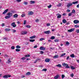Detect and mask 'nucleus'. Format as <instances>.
Segmentation results:
<instances>
[{
	"instance_id": "obj_1",
	"label": "nucleus",
	"mask_w": 79,
	"mask_h": 79,
	"mask_svg": "<svg viewBox=\"0 0 79 79\" xmlns=\"http://www.w3.org/2000/svg\"><path fill=\"white\" fill-rule=\"evenodd\" d=\"M11 26H12L13 27H16V24H15V23L13 22L11 24Z\"/></svg>"
},
{
	"instance_id": "obj_20",
	"label": "nucleus",
	"mask_w": 79,
	"mask_h": 79,
	"mask_svg": "<svg viewBox=\"0 0 79 79\" xmlns=\"http://www.w3.org/2000/svg\"><path fill=\"white\" fill-rule=\"evenodd\" d=\"M78 3V1H76L74 2H72V3L73 4H74V5H75V4H77Z\"/></svg>"
},
{
	"instance_id": "obj_48",
	"label": "nucleus",
	"mask_w": 79,
	"mask_h": 79,
	"mask_svg": "<svg viewBox=\"0 0 79 79\" xmlns=\"http://www.w3.org/2000/svg\"><path fill=\"white\" fill-rule=\"evenodd\" d=\"M8 63H11V61L10 60V59H9L8 60Z\"/></svg>"
},
{
	"instance_id": "obj_61",
	"label": "nucleus",
	"mask_w": 79,
	"mask_h": 79,
	"mask_svg": "<svg viewBox=\"0 0 79 79\" xmlns=\"http://www.w3.org/2000/svg\"><path fill=\"white\" fill-rule=\"evenodd\" d=\"M37 48V45H36L34 46V48Z\"/></svg>"
},
{
	"instance_id": "obj_4",
	"label": "nucleus",
	"mask_w": 79,
	"mask_h": 79,
	"mask_svg": "<svg viewBox=\"0 0 79 79\" xmlns=\"http://www.w3.org/2000/svg\"><path fill=\"white\" fill-rule=\"evenodd\" d=\"M44 33L46 34H50L51 33L50 32V31H44Z\"/></svg>"
},
{
	"instance_id": "obj_10",
	"label": "nucleus",
	"mask_w": 79,
	"mask_h": 79,
	"mask_svg": "<svg viewBox=\"0 0 79 79\" xmlns=\"http://www.w3.org/2000/svg\"><path fill=\"white\" fill-rule=\"evenodd\" d=\"M56 15L57 16V18H60L61 17V15H60V14H57Z\"/></svg>"
},
{
	"instance_id": "obj_42",
	"label": "nucleus",
	"mask_w": 79,
	"mask_h": 79,
	"mask_svg": "<svg viewBox=\"0 0 79 79\" xmlns=\"http://www.w3.org/2000/svg\"><path fill=\"white\" fill-rule=\"evenodd\" d=\"M11 49H12L13 50H14L15 49V46H12L11 47Z\"/></svg>"
},
{
	"instance_id": "obj_49",
	"label": "nucleus",
	"mask_w": 79,
	"mask_h": 79,
	"mask_svg": "<svg viewBox=\"0 0 79 79\" xmlns=\"http://www.w3.org/2000/svg\"><path fill=\"white\" fill-rule=\"evenodd\" d=\"M75 27L76 28L79 27V25H75Z\"/></svg>"
},
{
	"instance_id": "obj_19",
	"label": "nucleus",
	"mask_w": 79,
	"mask_h": 79,
	"mask_svg": "<svg viewBox=\"0 0 79 79\" xmlns=\"http://www.w3.org/2000/svg\"><path fill=\"white\" fill-rule=\"evenodd\" d=\"M58 58V55H56L54 56V58Z\"/></svg>"
},
{
	"instance_id": "obj_16",
	"label": "nucleus",
	"mask_w": 79,
	"mask_h": 79,
	"mask_svg": "<svg viewBox=\"0 0 79 79\" xmlns=\"http://www.w3.org/2000/svg\"><path fill=\"white\" fill-rule=\"evenodd\" d=\"M66 22H67V21H66V20L65 19H64L62 20V23H66Z\"/></svg>"
},
{
	"instance_id": "obj_21",
	"label": "nucleus",
	"mask_w": 79,
	"mask_h": 79,
	"mask_svg": "<svg viewBox=\"0 0 79 79\" xmlns=\"http://www.w3.org/2000/svg\"><path fill=\"white\" fill-rule=\"evenodd\" d=\"M31 4H34V3H35V2L34 1H30Z\"/></svg>"
},
{
	"instance_id": "obj_24",
	"label": "nucleus",
	"mask_w": 79,
	"mask_h": 79,
	"mask_svg": "<svg viewBox=\"0 0 79 79\" xmlns=\"http://www.w3.org/2000/svg\"><path fill=\"white\" fill-rule=\"evenodd\" d=\"M70 68L72 69H75V67H74L73 66H71Z\"/></svg>"
},
{
	"instance_id": "obj_45",
	"label": "nucleus",
	"mask_w": 79,
	"mask_h": 79,
	"mask_svg": "<svg viewBox=\"0 0 79 79\" xmlns=\"http://www.w3.org/2000/svg\"><path fill=\"white\" fill-rule=\"evenodd\" d=\"M21 60H25V59H26V58L25 57H22L21 58Z\"/></svg>"
},
{
	"instance_id": "obj_36",
	"label": "nucleus",
	"mask_w": 79,
	"mask_h": 79,
	"mask_svg": "<svg viewBox=\"0 0 79 79\" xmlns=\"http://www.w3.org/2000/svg\"><path fill=\"white\" fill-rule=\"evenodd\" d=\"M15 51H16V52H19V51H20V49H15Z\"/></svg>"
},
{
	"instance_id": "obj_7",
	"label": "nucleus",
	"mask_w": 79,
	"mask_h": 79,
	"mask_svg": "<svg viewBox=\"0 0 79 79\" xmlns=\"http://www.w3.org/2000/svg\"><path fill=\"white\" fill-rule=\"evenodd\" d=\"M72 5H73V4L72 3H69L67 5V7H70V6H72Z\"/></svg>"
},
{
	"instance_id": "obj_56",
	"label": "nucleus",
	"mask_w": 79,
	"mask_h": 79,
	"mask_svg": "<svg viewBox=\"0 0 79 79\" xmlns=\"http://www.w3.org/2000/svg\"><path fill=\"white\" fill-rule=\"evenodd\" d=\"M16 1H17L18 2H20L21 0H15Z\"/></svg>"
},
{
	"instance_id": "obj_29",
	"label": "nucleus",
	"mask_w": 79,
	"mask_h": 79,
	"mask_svg": "<svg viewBox=\"0 0 79 79\" xmlns=\"http://www.w3.org/2000/svg\"><path fill=\"white\" fill-rule=\"evenodd\" d=\"M25 56V57L27 58L28 57H30V55H26Z\"/></svg>"
},
{
	"instance_id": "obj_34",
	"label": "nucleus",
	"mask_w": 79,
	"mask_h": 79,
	"mask_svg": "<svg viewBox=\"0 0 79 79\" xmlns=\"http://www.w3.org/2000/svg\"><path fill=\"white\" fill-rule=\"evenodd\" d=\"M66 68H70V67L69 66V65H68V64H67V65H66Z\"/></svg>"
},
{
	"instance_id": "obj_57",
	"label": "nucleus",
	"mask_w": 79,
	"mask_h": 79,
	"mask_svg": "<svg viewBox=\"0 0 79 79\" xmlns=\"http://www.w3.org/2000/svg\"><path fill=\"white\" fill-rule=\"evenodd\" d=\"M25 16V14H22L21 15V17H24V16Z\"/></svg>"
},
{
	"instance_id": "obj_50",
	"label": "nucleus",
	"mask_w": 79,
	"mask_h": 79,
	"mask_svg": "<svg viewBox=\"0 0 79 79\" xmlns=\"http://www.w3.org/2000/svg\"><path fill=\"white\" fill-rule=\"evenodd\" d=\"M46 26H50V24L47 23L46 25Z\"/></svg>"
},
{
	"instance_id": "obj_38",
	"label": "nucleus",
	"mask_w": 79,
	"mask_h": 79,
	"mask_svg": "<svg viewBox=\"0 0 79 79\" xmlns=\"http://www.w3.org/2000/svg\"><path fill=\"white\" fill-rule=\"evenodd\" d=\"M10 18V17L9 16H6V17H5V18L6 19H8V18Z\"/></svg>"
},
{
	"instance_id": "obj_26",
	"label": "nucleus",
	"mask_w": 79,
	"mask_h": 79,
	"mask_svg": "<svg viewBox=\"0 0 79 79\" xmlns=\"http://www.w3.org/2000/svg\"><path fill=\"white\" fill-rule=\"evenodd\" d=\"M29 41L30 42H34L35 41V40H30Z\"/></svg>"
},
{
	"instance_id": "obj_14",
	"label": "nucleus",
	"mask_w": 79,
	"mask_h": 79,
	"mask_svg": "<svg viewBox=\"0 0 79 79\" xmlns=\"http://www.w3.org/2000/svg\"><path fill=\"white\" fill-rule=\"evenodd\" d=\"M74 31V29H71L69 30H68V32H73V31Z\"/></svg>"
},
{
	"instance_id": "obj_17",
	"label": "nucleus",
	"mask_w": 79,
	"mask_h": 79,
	"mask_svg": "<svg viewBox=\"0 0 79 79\" xmlns=\"http://www.w3.org/2000/svg\"><path fill=\"white\" fill-rule=\"evenodd\" d=\"M35 37H36V36L34 35V36H32L30 37V38L31 39H34L35 38Z\"/></svg>"
},
{
	"instance_id": "obj_63",
	"label": "nucleus",
	"mask_w": 79,
	"mask_h": 79,
	"mask_svg": "<svg viewBox=\"0 0 79 79\" xmlns=\"http://www.w3.org/2000/svg\"><path fill=\"white\" fill-rule=\"evenodd\" d=\"M69 56H68L67 57L66 59L67 60H69Z\"/></svg>"
},
{
	"instance_id": "obj_54",
	"label": "nucleus",
	"mask_w": 79,
	"mask_h": 79,
	"mask_svg": "<svg viewBox=\"0 0 79 79\" xmlns=\"http://www.w3.org/2000/svg\"><path fill=\"white\" fill-rule=\"evenodd\" d=\"M40 53L41 54H43L44 53V52L42 51H41L40 52Z\"/></svg>"
},
{
	"instance_id": "obj_55",
	"label": "nucleus",
	"mask_w": 79,
	"mask_h": 79,
	"mask_svg": "<svg viewBox=\"0 0 79 79\" xmlns=\"http://www.w3.org/2000/svg\"><path fill=\"white\" fill-rule=\"evenodd\" d=\"M72 15V13H70L69 14V16H71V15Z\"/></svg>"
},
{
	"instance_id": "obj_32",
	"label": "nucleus",
	"mask_w": 79,
	"mask_h": 79,
	"mask_svg": "<svg viewBox=\"0 0 79 79\" xmlns=\"http://www.w3.org/2000/svg\"><path fill=\"white\" fill-rule=\"evenodd\" d=\"M55 36H52L51 37V39L53 40L55 39Z\"/></svg>"
},
{
	"instance_id": "obj_11",
	"label": "nucleus",
	"mask_w": 79,
	"mask_h": 79,
	"mask_svg": "<svg viewBox=\"0 0 79 79\" xmlns=\"http://www.w3.org/2000/svg\"><path fill=\"white\" fill-rule=\"evenodd\" d=\"M40 50H45V48H44L43 47H41L40 48Z\"/></svg>"
},
{
	"instance_id": "obj_43",
	"label": "nucleus",
	"mask_w": 79,
	"mask_h": 79,
	"mask_svg": "<svg viewBox=\"0 0 79 79\" xmlns=\"http://www.w3.org/2000/svg\"><path fill=\"white\" fill-rule=\"evenodd\" d=\"M62 77V79H63V78H64V77H65V76H64V75H62L61 76Z\"/></svg>"
},
{
	"instance_id": "obj_47",
	"label": "nucleus",
	"mask_w": 79,
	"mask_h": 79,
	"mask_svg": "<svg viewBox=\"0 0 79 79\" xmlns=\"http://www.w3.org/2000/svg\"><path fill=\"white\" fill-rule=\"evenodd\" d=\"M70 76L73 77L74 76V74L72 73V74H71Z\"/></svg>"
},
{
	"instance_id": "obj_40",
	"label": "nucleus",
	"mask_w": 79,
	"mask_h": 79,
	"mask_svg": "<svg viewBox=\"0 0 79 79\" xmlns=\"http://www.w3.org/2000/svg\"><path fill=\"white\" fill-rule=\"evenodd\" d=\"M47 69H42V71H47Z\"/></svg>"
},
{
	"instance_id": "obj_5",
	"label": "nucleus",
	"mask_w": 79,
	"mask_h": 79,
	"mask_svg": "<svg viewBox=\"0 0 79 79\" xmlns=\"http://www.w3.org/2000/svg\"><path fill=\"white\" fill-rule=\"evenodd\" d=\"M34 14V13H33L32 11H28V15H33Z\"/></svg>"
},
{
	"instance_id": "obj_13",
	"label": "nucleus",
	"mask_w": 79,
	"mask_h": 79,
	"mask_svg": "<svg viewBox=\"0 0 79 79\" xmlns=\"http://www.w3.org/2000/svg\"><path fill=\"white\" fill-rule=\"evenodd\" d=\"M18 15L16 14L13 15V17H14V18H18Z\"/></svg>"
},
{
	"instance_id": "obj_31",
	"label": "nucleus",
	"mask_w": 79,
	"mask_h": 79,
	"mask_svg": "<svg viewBox=\"0 0 79 79\" xmlns=\"http://www.w3.org/2000/svg\"><path fill=\"white\" fill-rule=\"evenodd\" d=\"M16 48H21V47L19 45H17L16 46Z\"/></svg>"
},
{
	"instance_id": "obj_22",
	"label": "nucleus",
	"mask_w": 79,
	"mask_h": 79,
	"mask_svg": "<svg viewBox=\"0 0 79 79\" xmlns=\"http://www.w3.org/2000/svg\"><path fill=\"white\" fill-rule=\"evenodd\" d=\"M66 55V53H64V54H62L61 55L60 57H63V56H64V55Z\"/></svg>"
},
{
	"instance_id": "obj_3",
	"label": "nucleus",
	"mask_w": 79,
	"mask_h": 79,
	"mask_svg": "<svg viewBox=\"0 0 79 79\" xmlns=\"http://www.w3.org/2000/svg\"><path fill=\"white\" fill-rule=\"evenodd\" d=\"M27 33V31H22L21 34V35H25V34H26Z\"/></svg>"
},
{
	"instance_id": "obj_12",
	"label": "nucleus",
	"mask_w": 79,
	"mask_h": 79,
	"mask_svg": "<svg viewBox=\"0 0 79 79\" xmlns=\"http://www.w3.org/2000/svg\"><path fill=\"white\" fill-rule=\"evenodd\" d=\"M8 11V9H7L5 10V11L3 12V14L4 15L5 14H6V13Z\"/></svg>"
},
{
	"instance_id": "obj_62",
	"label": "nucleus",
	"mask_w": 79,
	"mask_h": 79,
	"mask_svg": "<svg viewBox=\"0 0 79 79\" xmlns=\"http://www.w3.org/2000/svg\"><path fill=\"white\" fill-rule=\"evenodd\" d=\"M3 40H6L7 39L6 38H3L2 39Z\"/></svg>"
},
{
	"instance_id": "obj_39",
	"label": "nucleus",
	"mask_w": 79,
	"mask_h": 79,
	"mask_svg": "<svg viewBox=\"0 0 79 79\" xmlns=\"http://www.w3.org/2000/svg\"><path fill=\"white\" fill-rule=\"evenodd\" d=\"M12 32L13 33L16 32V30H14V29H12Z\"/></svg>"
},
{
	"instance_id": "obj_35",
	"label": "nucleus",
	"mask_w": 79,
	"mask_h": 79,
	"mask_svg": "<svg viewBox=\"0 0 79 79\" xmlns=\"http://www.w3.org/2000/svg\"><path fill=\"white\" fill-rule=\"evenodd\" d=\"M54 42H59V40H58V39H56L54 40Z\"/></svg>"
},
{
	"instance_id": "obj_18",
	"label": "nucleus",
	"mask_w": 79,
	"mask_h": 79,
	"mask_svg": "<svg viewBox=\"0 0 79 79\" xmlns=\"http://www.w3.org/2000/svg\"><path fill=\"white\" fill-rule=\"evenodd\" d=\"M70 56H71V57L72 58H74V57H75V56H74V54H71L70 55Z\"/></svg>"
},
{
	"instance_id": "obj_25",
	"label": "nucleus",
	"mask_w": 79,
	"mask_h": 79,
	"mask_svg": "<svg viewBox=\"0 0 79 79\" xmlns=\"http://www.w3.org/2000/svg\"><path fill=\"white\" fill-rule=\"evenodd\" d=\"M56 66H57V67H59L60 68H61V65L60 64H58L56 65Z\"/></svg>"
},
{
	"instance_id": "obj_64",
	"label": "nucleus",
	"mask_w": 79,
	"mask_h": 79,
	"mask_svg": "<svg viewBox=\"0 0 79 79\" xmlns=\"http://www.w3.org/2000/svg\"><path fill=\"white\" fill-rule=\"evenodd\" d=\"M77 8H79V4H78L77 6Z\"/></svg>"
},
{
	"instance_id": "obj_28",
	"label": "nucleus",
	"mask_w": 79,
	"mask_h": 79,
	"mask_svg": "<svg viewBox=\"0 0 79 79\" xmlns=\"http://www.w3.org/2000/svg\"><path fill=\"white\" fill-rule=\"evenodd\" d=\"M10 30H11L9 28H6L5 29V31H10Z\"/></svg>"
},
{
	"instance_id": "obj_44",
	"label": "nucleus",
	"mask_w": 79,
	"mask_h": 79,
	"mask_svg": "<svg viewBox=\"0 0 79 79\" xmlns=\"http://www.w3.org/2000/svg\"><path fill=\"white\" fill-rule=\"evenodd\" d=\"M76 32H77V33H79V29L77 30L76 31Z\"/></svg>"
},
{
	"instance_id": "obj_33",
	"label": "nucleus",
	"mask_w": 79,
	"mask_h": 79,
	"mask_svg": "<svg viewBox=\"0 0 79 79\" xmlns=\"http://www.w3.org/2000/svg\"><path fill=\"white\" fill-rule=\"evenodd\" d=\"M26 75H30L31 73L29 72H28L26 73Z\"/></svg>"
},
{
	"instance_id": "obj_30",
	"label": "nucleus",
	"mask_w": 79,
	"mask_h": 79,
	"mask_svg": "<svg viewBox=\"0 0 79 79\" xmlns=\"http://www.w3.org/2000/svg\"><path fill=\"white\" fill-rule=\"evenodd\" d=\"M45 40L44 38H41L40 39V41H42V40Z\"/></svg>"
},
{
	"instance_id": "obj_46",
	"label": "nucleus",
	"mask_w": 79,
	"mask_h": 79,
	"mask_svg": "<svg viewBox=\"0 0 79 79\" xmlns=\"http://www.w3.org/2000/svg\"><path fill=\"white\" fill-rule=\"evenodd\" d=\"M61 6V4H60L57 5V6H58V7Z\"/></svg>"
},
{
	"instance_id": "obj_51",
	"label": "nucleus",
	"mask_w": 79,
	"mask_h": 79,
	"mask_svg": "<svg viewBox=\"0 0 79 79\" xmlns=\"http://www.w3.org/2000/svg\"><path fill=\"white\" fill-rule=\"evenodd\" d=\"M24 24H26V21L24 20L23 22Z\"/></svg>"
},
{
	"instance_id": "obj_37",
	"label": "nucleus",
	"mask_w": 79,
	"mask_h": 79,
	"mask_svg": "<svg viewBox=\"0 0 79 79\" xmlns=\"http://www.w3.org/2000/svg\"><path fill=\"white\" fill-rule=\"evenodd\" d=\"M75 13V10H74V9H73L72 10V13Z\"/></svg>"
},
{
	"instance_id": "obj_9",
	"label": "nucleus",
	"mask_w": 79,
	"mask_h": 79,
	"mask_svg": "<svg viewBox=\"0 0 79 79\" xmlns=\"http://www.w3.org/2000/svg\"><path fill=\"white\" fill-rule=\"evenodd\" d=\"M50 61V59L47 58L45 60V62H46L47 63L49 62Z\"/></svg>"
},
{
	"instance_id": "obj_52",
	"label": "nucleus",
	"mask_w": 79,
	"mask_h": 79,
	"mask_svg": "<svg viewBox=\"0 0 79 79\" xmlns=\"http://www.w3.org/2000/svg\"><path fill=\"white\" fill-rule=\"evenodd\" d=\"M24 5H27V2H24Z\"/></svg>"
},
{
	"instance_id": "obj_6",
	"label": "nucleus",
	"mask_w": 79,
	"mask_h": 79,
	"mask_svg": "<svg viewBox=\"0 0 79 79\" xmlns=\"http://www.w3.org/2000/svg\"><path fill=\"white\" fill-rule=\"evenodd\" d=\"M12 15L13 14H12V13L9 12L7 14V15L10 18L11 17V16H12Z\"/></svg>"
},
{
	"instance_id": "obj_41",
	"label": "nucleus",
	"mask_w": 79,
	"mask_h": 79,
	"mask_svg": "<svg viewBox=\"0 0 79 79\" xmlns=\"http://www.w3.org/2000/svg\"><path fill=\"white\" fill-rule=\"evenodd\" d=\"M26 27H27V28H30V27H31V26L29 25H27Z\"/></svg>"
},
{
	"instance_id": "obj_53",
	"label": "nucleus",
	"mask_w": 79,
	"mask_h": 79,
	"mask_svg": "<svg viewBox=\"0 0 79 79\" xmlns=\"http://www.w3.org/2000/svg\"><path fill=\"white\" fill-rule=\"evenodd\" d=\"M51 6H52V5H49V6H48V8H51Z\"/></svg>"
},
{
	"instance_id": "obj_8",
	"label": "nucleus",
	"mask_w": 79,
	"mask_h": 79,
	"mask_svg": "<svg viewBox=\"0 0 79 79\" xmlns=\"http://www.w3.org/2000/svg\"><path fill=\"white\" fill-rule=\"evenodd\" d=\"M73 23H74V24H77V23H79V21L78 20H74L73 21Z\"/></svg>"
},
{
	"instance_id": "obj_58",
	"label": "nucleus",
	"mask_w": 79,
	"mask_h": 79,
	"mask_svg": "<svg viewBox=\"0 0 79 79\" xmlns=\"http://www.w3.org/2000/svg\"><path fill=\"white\" fill-rule=\"evenodd\" d=\"M29 44V42H27V43H25V44L26 45H28V44Z\"/></svg>"
},
{
	"instance_id": "obj_27",
	"label": "nucleus",
	"mask_w": 79,
	"mask_h": 79,
	"mask_svg": "<svg viewBox=\"0 0 79 79\" xmlns=\"http://www.w3.org/2000/svg\"><path fill=\"white\" fill-rule=\"evenodd\" d=\"M67 45H69L70 44L68 41L66 42L65 43Z\"/></svg>"
},
{
	"instance_id": "obj_23",
	"label": "nucleus",
	"mask_w": 79,
	"mask_h": 79,
	"mask_svg": "<svg viewBox=\"0 0 79 79\" xmlns=\"http://www.w3.org/2000/svg\"><path fill=\"white\" fill-rule=\"evenodd\" d=\"M63 66H67V65H68V64H66L65 63H63L62 64Z\"/></svg>"
},
{
	"instance_id": "obj_59",
	"label": "nucleus",
	"mask_w": 79,
	"mask_h": 79,
	"mask_svg": "<svg viewBox=\"0 0 79 79\" xmlns=\"http://www.w3.org/2000/svg\"><path fill=\"white\" fill-rule=\"evenodd\" d=\"M35 21L36 23H37V22H39V19H37Z\"/></svg>"
},
{
	"instance_id": "obj_60",
	"label": "nucleus",
	"mask_w": 79,
	"mask_h": 79,
	"mask_svg": "<svg viewBox=\"0 0 79 79\" xmlns=\"http://www.w3.org/2000/svg\"><path fill=\"white\" fill-rule=\"evenodd\" d=\"M11 12H12V13H15V10H11Z\"/></svg>"
},
{
	"instance_id": "obj_15",
	"label": "nucleus",
	"mask_w": 79,
	"mask_h": 79,
	"mask_svg": "<svg viewBox=\"0 0 79 79\" xmlns=\"http://www.w3.org/2000/svg\"><path fill=\"white\" fill-rule=\"evenodd\" d=\"M60 77V75H57L56 76L54 77V78L55 79H58Z\"/></svg>"
},
{
	"instance_id": "obj_2",
	"label": "nucleus",
	"mask_w": 79,
	"mask_h": 79,
	"mask_svg": "<svg viewBox=\"0 0 79 79\" xmlns=\"http://www.w3.org/2000/svg\"><path fill=\"white\" fill-rule=\"evenodd\" d=\"M11 77V76L10 75H4L3 77V78H4V79H6V78H8V77Z\"/></svg>"
}]
</instances>
